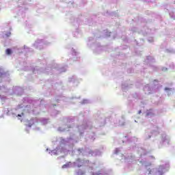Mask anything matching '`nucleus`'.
<instances>
[{"instance_id": "7ed1b4c3", "label": "nucleus", "mask_w": 175, "mask_h": 175, "mask_svg": "<svg viewBox=\"0 0 175 175\" xmlns=\"http://www.w3.org/2000/svg\"><path fill=\"white\" fill-rule=\"evenodd\" d=\"M5 53H6V54H7L8 55H10V54H12V49H8L6 50Z\"/></svg>"}, {"instance_id": "f257e3e1", "label": "nucleus", "mask_w": 175, "mask_h": 175, "mask_svg": "<svg viewBox=\"0 0 175 175\" xmlns=\"http://www.w3.org/2000/svg\"><path fill=\"white\" fill-rule=\"evenodd\" d=\"M88 161L85 159H77L75 162H74L75 166L77 167H81V166H84L85 163H87Z\"/></svg>"}, {"instance_id": "20e7f679", "label": "nucleus", "mask_w": 175, "mask_h": 175, "mask_svg": "<svg viewBox=\"0 0 175 175\" xmlns=\"http://www.w3.org/2000/svg\"><path fill=\"white\" fill-rule=\"evenodd\" d=\"M63 167H66V165H63Z\"/></svg>"}, {"instance_id": "39448f33", "label": "nucleus", "mask_w": 175, "mask_h": 175, "mask_svg": "<svg viewBox=\"0 0 175 175\" xmlns=\"http://www.w3.org/2000/svg\"><path fill=\"white\" fill-rule=\"evenodd\" d=\"M151 174V172H149V174Z\"/></svg>"}, {"instance_id": "f03ea898", "label": "nucleus", "mask_w": 175, "mask_h": 175, "mask_svg": "<svg viewBox=\"0 0 175 175\" xmlns=\"http://www.w3.org/2000/svg\"><path fill=\"white\" fill-rule=\"evenodd\" d=\"M77 173L79 175H84V174H85V171L82 170H79Z\"/></svg>"}]
</instances>
